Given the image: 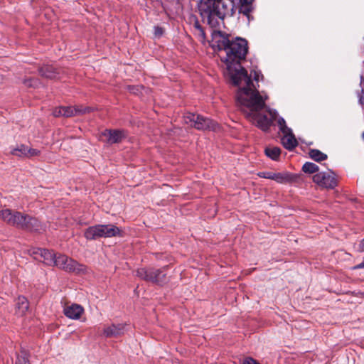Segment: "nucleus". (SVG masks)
<instances>
[{"label": "nucleus", "mask_w": 364, "mask_h": 364, "mask_svg": "<svg viewBox=\"0 0 364 364\" xmlns=\"http://www.w3.org/2000/svg\"><path fill=\"white\" fill-rule=\"evenodd\" d=\"M247 42L241 38H236L230 41L226 49V55L222 59L225 65L224 72L230 82L239 87L236 100L241 110L245 114L246 117L262 131H267L272 121L276 120L278 117L277 110L267 109L271 119L262 115L259 111L265 107V101L267 100L266 95L259 94L251 80L253 74L254 80L259 82L260 71L252 70L250 75L247 70L241 66L240 61L244 59L247 53Z\"/></svg>", "instance_id": "1"}, {"label": "nucleus", "mask_w": 364, "mask_h": 364, "mask_svg": "<svg viewBox=\"0 0 364 364\" xmlns=\"http://www.w3.org/2000/svg\"><path fill=\"white\" fill-rule=\"evenodd\" d=\"M198 6L203 21L212 28L218 26L225 17L234 14L232 0H200Z\"/></svg>", "instance_id": "2"}, {"label": "nucleus", "mask_w": 364, "mask_h": 364, "mask_svg": "<svg viewBox=\"0 0 364 364\" xmlns=\"http://www.w3.org/2000/svg\"><path fill=\"white\" fill-rule=\"evenodd\" d=\"M0 218L6 223L17 228L34 231L40 230L41 225L37 219L19 212H12L9 209H5L0 211Z\"/></svg>", "instance_id": "3"}, {"label": "nucleus", "mask_w": 364, "mask_h": 364, "mask_svg": "<svg viewBox=\"0 0 364 364\" xmlns=\"http://www.w3.org/2000/svg\"><path fill=\"white\" fill-rule=\"evenodd\" d=\"M119 235L120 230L112 224L91 226L87 228L84 232L85 238L90 240L99 237H112Z\"/></svg>", "instance_id": "4"}, {"label": "nucleus", "mask_w": 364, "mask_h": 364, "mask_svg": "<svg viewBox=\"0 0 364 364\" xmlns=\"http://www.w3.org/2000/svg\"><path fill=\"white\" fill-rule=\"evenodd\" d=\"M183 119L186 124L199 130L211 129L215 131L219 127L215 122L194 113H186Z\"/></svg>", "instance_id": "5"}, {"label": "nucleus", "mask_w": 364, "mask_h": 364, "mask_svg": "<svg viewBox=\"0 0 364 364\" xmlns=\"http://www.w3.org/2000/svg\"><path fill=\"white\" fill-rule=\"evenodd\" d=\"M53 265H55L66 272H75L77 274L83 273L86 270V267L85 265L78 263L65 255L61 254H59L58 255H55Z\"/></svg>", "instance_id": "6"}, {"label": "nucleus", "mask_w": 364, "mask_h": 364, "mask_svg": "<svg viewBox=\"0 0 364 364\" xmlns=\"http://www.w3.org/2000/svg\"><path fill=\"white\" fill-rule=\"evenodd\" d=\"M165 267L162 269L141 268L136 271V275L139 278L157 284H162L166 282V274L164 272Z\"/></svg>", "instance_id": "7"}, {"label": "nucleus", "mask_w": 364, "mask_h": 364, "mask_svg": "<svg viewBox=\"0 0 364 364\" xmlns=\"http://www.w3.org/2000/svg\"><path fill=\"white\" fill-rule=\"evenodd\" d=\"M277 124L279 130L284 135L282 138V143L283 146L289 150H291L295 148L298 144L297 141L293 134L291 129L287 126L284 118L279 117L277 119Z\"/></svg>", "instance_id": "8"}, {"label": "nucleus", "mask_w": 364, "mask_h": 364, "mask_svg": "<svg viewBox=\"0 0 364 364\" xmlns=\"http://www.w3.org/2000/svg\"><path fill=\"white\" fill-rule=\"evenodd\" d=\"M313 181L319 186L325 188H334L337 181L333 172H318L313 176Z\"/></svg>", "instance_id": "9"}, {"label": "nucleus", "mask_w": 364, "mask_h": 364, "mask_svg": "<svg viewBox=\"0 0 364 364\" xmlns=\"http://www.w3.org/2000/svg\"><path fill=\"white\" fill-rule=\"evenodd\" d=\"M30 254L36 260L42 262L48 265H53L55 254L46 249L34 248Z\"/></svg>", "instance_id": "10"}, {"label": "nucleus", "mask_w": 364, "mask_h": 364, "mask_svg": "<svg viewBox=\"0 0 364 364\" xmlns=\"http://www.w3.org/2000/svg\"><path fill=\"white\" fill-rule=\"evenodd\" d=\"M90 111V108H81V107H76L74 108L73 107H59L55 108L53 112V114L55 117H72L76 114H82L84 113H86Z\"/></svg>", "instance_id": "11"}, {"label": "nucleus", "mask_w": 364, "mask_h": 364, "mask_svg": "<svg viewBox=\"0 0 364 364\" xmlns=\"http://www.w3.org/2000/svg\"><path fill=\"white\" fill-rule=\"evenodd\" d=\"M260 178L273 180L279 183H286L292 180L291 176L286 172L262 171L257 173Z\"/></svg>", "instance_id": "12"}, {"label": "nucleus", "mask_w": 364, "mask_h": 364, "mask_svg": "<svg viewBox=\"0 0 364 364\" xmlns=\"http://www.w3.org/2000/svg\"><path fill=\"white\" fill-rule=\"evenodd\" d=\"M230 40L228 35L219 31H213L211 41V46L213 48L225 50Z\"/></svg>", "instance_id": "13"}, {"label": "nucleus", "mask_w": 364, "mask_h": 364, "mask_svg": "<svg viewBox=\"0 0 364 364\" xmlns=\"http://www.w3.org/2000/svg\"><path fill=\"white\" fill-rule=\"evenodd\" d=\"M102 140L106 141L109 144L119 143L124 137L125 134L122 130L118 129H107L102 134Z\"/></svg>", "instance_id": "14"}, {"label": "nucleus", "mask_w": 364, "mask_h": 364, "mask_svg": "<svg viewBox=\"0 0 364 364\" xmlns=\"http://www.w3.org/2000/svg\"><path fill=\"white\" fill-rule=\"evenodd\" d=\"M63 312L68 318L73 320H78L84 313V309L80 304H73L65 306Z\"/></svg>", "instance_id": "15"}, {"label": "nucleus", "mask_w": 364, "mask_h": 364, "mask_svg": "<svg viewBox=\"0 0 364 364\" xmlns=\"http://www.w3.org/2000/svg\"><path fill=\"white\" fill-rule=\"evenodd\" d=\"M124 325L112 324L104 328L103 334L106 337H117L124 333Z\"/></svg>", "instance_id": "16"}, {"label": "nucleus", "mask_w": 364, "mask_h": 364, "mask_svg": "<svg viewBox=\"0 0 364 364\" xmlns=\"http://www.w3.org/2000/svg\"><path fill=\"white\" fill-rule=\"evenodd\" d=\"M28 310V301L23 296H19L15 301V312L18 316H23Z\"/></svg>", "instance_id": "17"}, {"label": "nucleus", "mask_w": 364, "mask_h": 364, "mask_svg": "<svg viewBox=\"0 0 364 364\" xmlns=\"http://www.w3.org/2000/svg\"><path fill=\"white\" fill-rule=\"evenodd\" d=\"M253 1L254 0H240V6L239 12L246 16L248 20H250V13L253 10Z\"/></svg>", "instance_id": "18"}, {"label": "nucleus", "mask_w": 364, "mask_h": 364, "mask_svg": "<svg viewBox=\"0 0 364 364\" xmlns=\"http://www.w3.org/2000/svg\"><path fill=\"white\" fill-rule=\"evenodd\" d=\"M39 71H40V73L41 74V75L47 77V78L56 77L55 69L51 65H46V66L42 67Z\"/></svg>", "instance_id": "19"}, {"label": "nucleus", "mask_w": 364, "mask_h": 364, "mask_svg": "<svg viewBox=\"0 0 364 364\" xmlns=\"http://www.w3.org/2000/svg\"><path fill=\"white\" fill-rule=\"evenodd\" d=\"M266 155L272 160H277L281 154V149L279 147H267L265 149Z\"/></svg>", "instance_id": "20"}, {"label": "nucleus", "mask_w": 364, "mask_h": 364, "mask_svg": "<svg viewBox=\"0 0 364 364\" xmlns=\"http://www.w3.org/2000/svg\"><path fill=\"white\" fill-rule=\"evenodd\" d=\"M193 28H194L195 36L198 37V40L201 43H204L205 41V33L203 28L201 27V26L199 24V23L198 21H196L194 23Z\"/></svg>", "instance_id": "21"}, {"label": "nucleus", "mask_w": 364, "mask_h": 364, "mask_svg": "<svg viewBox=\"0 0 364 364\" xmlns=\"http://www.w3.org/2000/svg\"><path fill=\"white\" fill-rule=\"evenodd\" d=\"M11 154L17 157H26V146L21 144L11 150Z\"/></svg>", "instance_id": "22"}, {"label": "nucleus", "mask_w": 364, "mask_h": 364, "mask_svg": "<svg viewBox=\"0 0 364 364\" xmlns=\"http://www.w3.org/2000/svg\"><path fill=\"white\" fill-rule=\"evenodd\" d=\"M309 156L316 161H322L327 159V155L318 149H311L309 151Z\"/></svg>", "instance_id": "23"}, {"label": "nucleus", "mask_w": 364, "mask_h": 364, "mask_svg": "<svg viewBox=\"0 0 364 364\" xmlns=\"http://www.w3.org/2000/svg\"><path fill=\"white\" fill-rule=\"evenodd\" d=\"M302 171L305 173H314L318 171V166L311 162H306L302 166Z\"/></svg>", "instance_id": "24"}, {"label": "nucleus", "mask_w": 364, "mask_h": 364, "mask_svg": "<svg viewBox=\"0 0 364 364\" xmlns=\"http://www.w3.org/2000/svg\"><path fill=\"white\" fill-rule=\"evenodd\" d=\"M16 364H28V357L25 352H21V353L17 356Z\"/></svg>", "instance_id": "25"}, {"label": "nucleus", "mask_w": 364, "mask_h": 364, "mask_svg": "<svg viewBox=\"0 0 364 364\" xmlns=\"http://www.w3.org/2000/svg\"><path fill=\"white\" fill-rule=\"evenodd\" d=\"M40 154V151L35 149L28 148L26 146V157L30 158L35 156H38Z\"/></svg>", "instance_id": "26"}, {"label": "nucleus", "mask_w": 364, "mask_h": 364, "mask_svg": "<svg viewBox=\"0 0 364 364\" xmlns=\"http://www.w3.org/2000/svg\"><path fill=\"white\" fill-rule=\"evenodd\" d=\"M164 33L163 28L159 26L154 27V36L157 38H159L162 36Z\"/></svg>", "instance_id": "27"}, {"label": "nucleus", "mask_w": 364, "mask_h": 364, "mask_svg": "<svg viewBox=\"0 0 364 364\" xmlns=\"http://www.w3.org/2000/svg\"><path fill=\"white\" fill-rule=\"evenodd\" d=\"M358 252H364V238L360 240L359 245L356 247Z\"/></svg>", "instance_id": "28"}, {"label": "nucleus", "mask_w": 364, "mask_h": 364, "mask_svg": "<svg viewBox=\"0 0 364 364\" xmlns=\"http://www.w3.org/2000/svg\"><path fill=\"white\" fill-rule=\"evenodd\" d=\"M243 364H259V363L251 358H247L244 360Z\"/></svg>", "instance_id": "29"}, {"label": "nucleus", "mask_w": 364, "mask_h": 364, "mask_svg": "<svg viewBox=\"0 0 364 364\" xmlns=\"http://www.w3.org/2000/svg\"><path fill=\"white\" fill-rule=\"evenodd\" d=\"M364 268V257L363 262L354 267V269H363Z\"/></svg>", "instance_id": "30"}, {"label": "nucleus", "mask_w": 364, "mask_h": 364, "mask_svg": "<svg viewBox=\"0 0 364 364\" xmlns=\"http://www.w3.org/2000/svg\"><path fill=\"white\" fill-rule=\"evenodd\" d=\"M158 4L161 6V7L164 11H165L166 13L168 14V11H167L166 8L165 7V6H164V4H162L159 2L158 3Z\"/></svg>", "instance_id": "31"}]
</instances>
